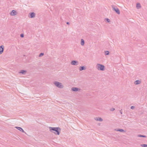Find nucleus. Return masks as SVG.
Wrapping results in <instances>:
<instances>
[{
	"mask_svg": "<svg viewBox=\"0 0 147 147\" xmlns=\"http://www.w3.org/2000/svg\"><path fill=\"white\" fill-rule=\"evenodd\" d=\"M3 53V51H0V54H2Z\"/></svg>",
	"mask_w": 147,
	"mask_h": 147,
	"instance_id": "a878e982",
	"label": "nucleus"
},
{
	"mask_svg": "<svg viewBox=\"0 0 147 147\" xmlns=\"http://www.w3.org/2000/svg\"><path fill=\"white\" fill-rule=\"evenodd\" d=\"M141 7L140 4V3H137L136 4V8L138 9H140Z\"/></svg>",
	"mask_w": 147,
	"mask_h": 147,
	"instance_id": "2eb2a0df",
	"label": "nucleus"
},
{
	"mask_svg": "<svg viewBox=\"0 0 147 147\" xmlns=\"http://www.w3.org/2000/svg\"><path fill=\"white\" fill-rule=\"evenodd\" d=\"M81 45L82 46H83L84 45V40L82 39L81 40Z\"/></svg>",
	"mask_w": 147,
	"mask_h": 147,
	"instance_id": "dca6fc26",
	"label": "nucleus"
},
{
	"mask_svg": "<svg viewBox=\"0 0 147 147\" xmlns=\"http://www.w3.org/2000/svg\"><path fill=\"white\" fill-rule=\"evenodd\" d=\"M105 20L108 22H110V20L108 18L106 19Z\"/></svg>",
	"mask_w": 147,
	"mask_h": 147,
	"instance_id": "4be33fe9",
	"label": "nucleus"
},
{
	"mask_svg": "<svg viewBox=\"0 0 147 147\" xmlns=\"http://www.w3.org/2000/svg\"><path fill=\"white\" fill-rule=\"evenodd\" d=\"M20 37H24V35L23 34H20Z\"/></svg>",
	"mask_w": 147,
	"mask_h": 147,
	"instance_id": "b1692460",
	"label": "nucleus"
},
{
	"mask_svg": "<svg viewBox=\"0 0 147 147\" xmlns=\"http://www.w3.org/2000/svg\"><path fill=\"white\" fill-rule=\"evenodd\" d=\"M141 146L143 147H147V145L146 144H141Z\"/></svg>",
	"mask_w": 147,
	"mask_h": 147,
	"instance_id": "6ab92c4d",
	"label": "nucleus"
},
{
	"mask_svg": "<svg viewBox=\"0 0 147 147\" xmlns=\"http://www.w3.org/2000/svg\"><path fill=\"white\" fill-rule=\"evenodd\" d=\"M95 119L96 121H103V119L100 117H97L95 118Z\"/></svg>",
	"mask_w": 147,
	"mask_h": 147,
	"instance_id": "f8f14e48",
	"label": "nucleus"
},
{
	"mask_svg": "<svg viewBox=\"0 0 147 147\" xmlns=\"http://www.w3.org/2000/svg\"><path fill=\"white\" fill-rule=\"evenodd\" d=\"M138 136L140 137H144V138H146V136H144V135H139Z\"/></svg>",
	"mask_w": 147,
	"mask_h": 147,
	"instance_id": "aec40b11",
	"label": "nucleus"
},
{
	"mask_svg": "<svg viewBox=\"0 0 147 147\" xmlns=\"http://www.w3.org/2000/svg\"><path fill=\"white\" fill-rule=\"evenodd\" d=\"M29 14L30 15V18H33L35 17V14L34 12H32V13H29Z\"/></svg>",
	"mask_w": 147,
	"mask_h": 147,
	"instance_id": "6e6552de",
	"label": "nucleus"
},
{
	"mask_svg": "<svg viewBox=\"0 0 147 147\" xmlns=\"http://www.w3.org/2000/svg\"><path fill=\"white\" fill-rule=\"evenodd\" d=\"M105 55H108L109 54V52L108 51H106L105 52Z\"/></svg>",
	"mask_w": 147,
	"mask_h": 147,
	"instance_id": "a211bd4d",
	"label": "nucleus"
},
{
	"mask_svg": "<svg viewBox=\"0 0 147 147\" xmlns=\"http://www.w3.org/2000/svg\"><path fill=\"white\" fill-rule=\"evenodd\" d=\"M115 130H116V131H120L121 132H125V131L123 129H115Z\"/></svg>",
	"mask_w": 147,
	"mask_h": 147,
	"instance_id": "4468645a",
	"label": "nucleus"
},
{
	"mask_svg": "<svg viewBox=\"0 0 147 147\" xmlns=\"http://www.w3.org/2000/svg\"><path fill=\"white\" fill-rule=\"evenodd\" d=\"M17 13L16 11L14 10H12L10 13V14L11 16H14L16 15Z\"/></svg>",
	"mask_w": 147,
	"mask_h": 147,
	"instance_id": "39448f33",
	"label": "nucleus"
},
{
	"mask_svg": "<svg viewBox=\"0 0 147 147\" xmlns=\"http://www.w3.org/2000/svg\"><path fill=\"white\" fill-rule=\"evenodd\" d=\"M49 128L51 132L54 133L56 135H59L61 130L59 127H49Z\"/></svg>",
	"mask_w": 147,
	"mask_h": 147,
	"instance_id": "f257e3e1",
	"label": "nucleus"
},
{
	"mask_svg": "<svg viewBox=\"0 0 147 147\" xmlns=\"http://www.w3.org/2000/svg\"><path fill=\"white\" fill-rule=\"evenodd\" d=\"M71 64L72 65H78V62L77 61H72L71 63Z\"/></svg>",
	"mask_w": 147,
	"mask_h": 147,
	"instance_id": "423d86ee",
	"label": "nucleus"
},
{
	"mask_svg": "<svg viewBox=\"0 0 147 147\" xmlns=\"http://www.w3.org/2000/svg\"><path fill=\"white\" fill-rule=\"evenodd\" d=\"M27 73V71L24 70H21L19 72V73H21L22 74L24 75L26 74Z\"/></svg>",
	"mask_w": 147,
	"mask_h": 147,
	"instance_id": "1a4fd4ad",
	"label": "nucleus"
},
{
	"mask_svg": "<svg viewBox=\"0 0 147 147\" xmlns=\"http://www.w3.org/2000/svg\"><path fill=\"white\" fill-rule=\"evenodd\" d=\"M55 85L59 88H62L63 87V86L62 85V83L57 82H54Z\"/></svg>",
	"mask_w": 147,
	"mask_h": 147,
	"instance_id": "7ed1b4c3",
	"label": "nucleus"
},
{
	"mask_svg": "<svg viewBox=\"0 0 147 147\" xmlns=\"http://www.w3.org/2000/svg\"><path fill=\"white\" fill-rule=\"evenodd\" d=\"M4 46L3 45H1L0 46V51H3V52L4 51Z\"/></svg>",
	"mask_w": 147,
	"mask_h": 147,
	"instance_id": "f3484780",
	"label": "nucleus"
},
{
	"mask_svg": "<svg viewBox=\"0 0 147 147\" xmlns=\"http://www.w3.org/2000/svg\"><path fill=\"white\" fill-rule=\"evenodd\" d=\"M115 109L114 108H112L110 110L111 111H113L115 110Z\"/></svg>",
	"mask_w": 147,
	"mask_h": 147,
	"instance_id": "393cba45",
	"label": "nucleus"
},
{
	"mask_svg": "<svg viewBox=\"0 0 147 147\" xmlns=\"http://www.w3.org/2000/svg\"><path fill=\"white\" fill-rule=\"evenodd\" d=\"M135 108V107L134 106H132L131 107V109H133Z\"/></svg>",
	"mask_w": 147,
	"mask_h": 147,
	"instance_id": "5701e85b",
	"label": "nucleus"
},
{
	"mask_svg": "<svg viewBox=\"0 0 147 147\" xmlns=\"http://www.w3.org/2000/svg\"><path fill=\"white\" fill-rule=\"evenodd\" d=\"M112 7L113 9L118 14H119L120 13V11L119 9L117 7L115 8L114 6L112 5Z\"/></svg>",
	"mask_w": 147,
	"mask_h": 147,
	"instance_id": "20e7f679",
	"label": "nucleus"
},
{
	"mask_svg": "<svg viewBox=\"0 0 147 147\" xmlns=\"http://www.w3.org/2000/svg\"><path fill=\"white\" fill-rule=\"evenodd\" d=\"M79 89L77 87H73L71 88V90L74 91H77L79 90Z\"/></svg>",
	"mask_w": 147,
	"mask_h": 147,
	"instance_id": "9b49d317",
	"label": "nucleus"
},
{
	"mask_svg": "<svg viewBox=\"0 0 147 147\" xmlns=\"http://www.w3.org/2000/svg\"><path fill=\"white\" fill-rule=\"evenodd\" d=\"M44 54L43 53H40L39 55V57H41Z\"/></svg>",
	"mask_w": 147,
	"mask_h": 147,
	"instance_id": "412c9836",
	"label": "nucleus"
},
{
	"mask_svg": "<svg viewBox=\"0 0 147 147\" xmlns=\"http://www.w3.org/2000/svg\"><path fill=\"white\" fill-rule=\"evenodd\" d=\"M86 68L84 66L80 67L79 68V70L80 71H81L82 70H85Z\"/></svg>",
	"mask_w": 147,
	"mask_h": 147,
	"instance_id": "ddd939ff",
	"label": "nucleus"
},
{
	"mask_svg": "<svg viewBox=\"0 0 147 147\" xmlns=\"http://www.w3.org/2000/svg\"><path fill=\"white\" fill-rule=\"evenodd\" d=\"M66 23H67V24H69V22H67Z\"/></svg>",
	"mask_w": 147,
	"mask_h": 147,
	"instance_id": "bb28decb",
	"label": "nucleus"
},
{
	"mask_svg": "<svg viewBox=\"0 0 147 147\" xmlns=\"http://www.w3.org/2000/svg\"><path fill=\"white\" fill-rule=\"evenodd\" d=\"M96 68L99 70L104 71L105 70V66L102 64L98 63L96 65Z\"/></svg>",
	"mask_w": 147,
	"mask_h": 147,
	"instance_id": "f03ea898",
	"label": "nucleus"
},
{
	"mask_svg": "<svg viewBox=\"0 0 147 147\" xmlns=\"http://www.w3.org/2000/svg\"><path fill=\"white\" fill-rule=\"evenodd\" d=\"M15 128H16L17 129L20 130V131L24 133L25 134H26V132L24 131V130L21 127H16Z\"/></svg>",
	"mask_w": 147,
	"mask_h": 147,
	"instance_id": "0eeeda50",
	"label": "nucleus"
},
{
	"mask_svg": "<svg viewBox=\"0 0 147 147\" xmlns=\"http://www.w3.org/2000/svg\"><path fill=\"white\" fill-rule=\"evenodd\" d=\"M120 113H121V114H122V113L121 112H120Z\"/></svg>",
	"mask_w": 147,
	"mask_h": 147,
	"instance_id": "cd10ccee",
	"label": "nucleus"
},
{
	"mask_svg": "<svg viewBox=\"0 0 147 147\" xmlns=\"http://www.w3.org/2000/svg\"><path fill=\"white\" fill-rule=\"evenodd\" d=\"M141 83V81L140 80H137L134 82V84L136 85H138L140 84Z\"/></svg>",
	"mask_w": 147,
	"mask_h": 147,
	"instance_id": "9d476101",
	"label": "nucleus"
}]
</instances>
